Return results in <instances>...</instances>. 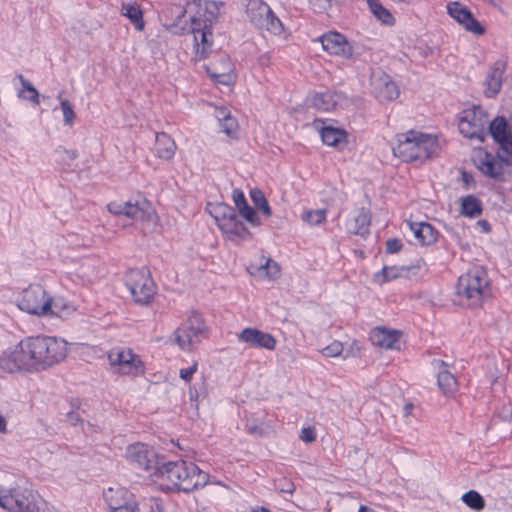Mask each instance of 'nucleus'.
I'll return each mask as SVG.
<instances>
[{"instance_id":"423d86ee","label":"nucleus","mask_w":512,"mask_h":512,"mask_svg":"<svg viewBox=\"0 0 512 512\" xmlns=\"http://www.w3.org/2000/svg\"><path fill=\"white\" fill-rule=\"evenodd\" d=\"M488 284L487 273L483 267L469 269L458 278L456 290L461 303L472 308L481 306Z\"/></svg>"},{"instance_id":"412c9836","label":"nucleus","mask_w":512,"mask_h":512,"mask_svg":"<svg viewBox=\"0 0 512 512\" xmlns=\"http://www.w3.org/2000/svg\"><path fill=\"white\" fill-rule=\"evenodd\" d=\"M103 498L111 512L136 504L135 496L124 487H110L103 492Z\"/></svg>"},{"instance_id":"603ef678","label":"nucleus","mask_w":512,"mask_h":512,"mask_svg":"<svg viewBox=\"0 0 512 512\" xmlns=\"http://www.w3.org/2000/svg\"><path fill=\"white\" fill-rule=\"evenodd\" d=\"M197 371V364H193L188 368L181 369L179 372V376L186 382H190L193 374Z\"/></svg>"},{"instance_id":"0e129e2a","label":"nucleus","mask_w":512,"mask_h":512,"mask_svg":"<svg viewBox=\"0 0 512 512\" xmlns=\"http://www.w3.org/2000/svg\"><path fill=\"white\" fill-rule=\"evenodd\" d=\"M412 408H413V405H412V404H407V405L405 406V412H406V414H408V413L411 411V409H412Z\"/></svg>"},{"instance_id":"2eb2a0df","label":"nucleus","mask_w":512,"mask_h":512,"mask_svg":"<svg viewBox=\"0 0 512 512\" xmlns=\"http://www.w3.org/2000/svg\"><path fill=\"white\" fill-rule=\"evenodd\" d=\"M125 456L129 463L145 471H153L152 474L156 472L157 466H160L162 463L158 459L156 452L143 443L129 445Z\"/></svg>"},{"instance_id":"1a4fd4ad","label":"nucleus","mask_w":512,"mask_h":512,"mask_svg":"<svg viewBox=\"0 0 512 512\" xmlns=\"http://www.w3.org/2000/svg\"><path fill=\"white\" fill-rule=\"evenodd\" d=\"M206 326L202 317L192 312L189 317L173 333V343L183 351H192L200 343L206 333Z\"/></svg>"},{"instance_id":"20e7f679","label":"nucleus","mask_w":512,"mask_h":512,"mask_svg":"<svg viewBox=\"0 0 512 512\" xmlns=\"http://www.w3.org/2000/svg\"><path fill=\"white\" fill-rule=\"evenodd\" d=\"M27 348L33 372L46 370L65 359L67 343L52 336L26 337Z\"/></svg>"},{"instance_id":"39448f33","label":"nucleus","mask_w":512,"mask_h":512,"mask_svg":"<svg viewBox=\"0 0 512 512\" xmlns=\"http://www.w3.org/2000/svg\"><path fill=\"white\" fill-rule=\"evenodd\" d=\"M396 141L393 154L406 162L427 159L436 147V138L414 130L397 134Z\"/></svg>"},{"instance_id":"5fc2aeb1","label":"nucleus","mask_w":512,"mask_h":512,"mask_svg":"<svg viewBox=\"0 0 512 512\" xmlns=\"http://www.w3.org/2000/svg\"><path fill=\"white\" fill-rule=\"evenodd\" d=\"M408 225H409V228H410L411 232L413 233L414 237L416 238L417 243L419 244L422 222H419V223L409 222Z\"/></svg>"},{"instance_id":"f3484780","label":"nucleus","mask_w":512,"mask_h":512,"mask_svg":"<svg viewBox=\"0 0 512 512\" xmlns=\"http://www.w3.org/2000/svg\"><path fill=\"white\" fill-rule=\"evenodd\" d=\"M489 133L507 154L506 164L512 165V125L508 126L504 117H496L489 124Z\"/></svg>"},{"instance_id":"338daca9","label":"nucleus","mask_w":512,"mask_h":512,"mask_svg":"<svg viewBox=\"0 0 512 512\" xmlns=\"http://www.w3.org/2000/svg\"><path fill=\"white\" fill-rule=\"evenodd\" d=\"M325 1L327 2L328 6H331V3L333 0H325Z\"/></svg>"},{"instance_id":"c9c22d12","label":"nucleus","mask_w":512,"mask_h":512,"mask_svg":"<svg viewBox=\"0 0 512 512\" xmlns=\"http://www.w3.org/2000/svg\"><path fill=\"white\" fill-rule=\"evenodd\" d=\"M461 213L464 216L474 218L482 213L481 201L473 195H468L462 199Z\"/></svg>"},{"instance_id":"e433bc0d","label":"nucleus","mask_w":512,"mask_h":512,"mask_svg":"<svg viewBox=\"0 0 512 512\" xmlns=\"http://www.w3.org/2000/svg\"><path fill=\"white\" fill-rule=\"evenodd\" d=\"M407 270L408 269L405 267L384 266L382 270L375 275V280L383 284L403 276Z\"/></svg>"},{"instance_id":"f257e3e1","label":"nucleus","mask_w":512,"mask_h":512,"mask_svg":"<svg viewBox=\"0 0 512 512\" xmlns=\"http://www.w3.org/2000/svg\"><path fill=\"white\" fill-rule=\"evenodd\" d=\"M224 2L192 0L183 7L170 4L161 12L163 25L174 33L190 32L194 38L195 57H207L212 45V26L217 21Z\"/></svg>"},{"instance_id":"9b49d317","label":"nucleus","mask_w":512,"mask_h":512,"mask_svg":"<svg viewBox=\"0 0 512 512\" xmlns=\"http://www.w3.org/2000/svg\"><path fill=\"white\" fill-rule=\"evenodd\" d=\"M107 357L113 373L138 376L144 373V364L130 348L116 347L108 351Z\"/></svg>"},{"instance_id":"393cba45","label":"nucleus","mask_w":512,"mask_h":512,"mask_svg":"<svg viewBox=\"0 0 512 512\" xmlns=\"http://www.w3.org/2000/svg\"><path fill=\"white\" fill-rule=\"evenodd\" d=\"M373 89L380 101H391L399 96L398 86L386 74L373 80Z\"/></svg>"},{"instance_id":"c03bdc74","label":"nucleus","mask_w":512,"mask_h":512,"mask_svg":"<svg viewBox=\"0 0 512 512\" xmlns=\"http://www.w3.org/2000/svg\"><path fill=\"white\" fill-rule=\"evenodd\" d=\"M238 128L237 121L231 115L220 123V129L228 136H233Z\"/></svg>"},{"instance_id":"09e8293b","label":"nucleus","mask_w":512,"mask_h":512,"mask_svg":"<svg viewBox=\"0 0 512 512\" xmlns=\"http://www.w3.org/2000/svg\"><path fill=\"white\" fill-rule=\"evenodd\" d=\"M300 439L305 443H311L316 439V432L313 427H306L301 430Z\"/></svg>"},{"instance_id":"bf43d9fd","label":"nucleus","mask_w":512,"mask_h":512,"mask_svg":"<svg viewBox=\"0 0 512 512\" xmlns=\"http://www.w3.org/2000/svg\"><path fill=\"white\" fill-rule=\"evenodd\" d=\"M63 152L66 154L67 158L70 160H74L78 157V153L75 150L63 149Z\"/></svg>"},{"instance_id":"58836bf2","label":"nucleus","mask_w":512,"mask_h":512,"mask_svg":"<svg viewBox=\"0 0 512 512\" xmlns=\"http://www.w3.org/2000/svg\"><path fill=\"white\" fill-rule=\"evenodd\" d=\"M74 310L73 306L67 303L63 298H51V309L48 315L62 317Z\"/></svg>"},{"instance_id":"6ab92c4d","label":"nucleus","mask_w":512,"mask_h":512,"mask_svg":"<svg viewBox=\"0 0 512 512\" xmlns=\"http://www.w3.org/2000/svg\"><path fill=\"white\" fill-rule=\"evenodd\" d=\"M325 51L330 54L351 58L353 56L352 46L346 37L338 32H328L318 38Z\"/></svg>"},{"instance_id":"c756f323","label":"nucleus","mask_w":512,"mask_h":512,"mask_svg":"<svg viewBox=\"0 0 512 512\" xmlns=\"http://www.w3.org/2000/svg\"><path fill=\"white\" fill-rule=\"evenodd\" d=\"M155 149L157 156L164 160H170L173 158L176 150V144L174 140L166 133H157Z\"/></svg>"},{"instance_id":"72a5a7b5","label":"nucleus","mask_w":512,"mask_h":512,"mask_svg":"<svg viewBox=\"0 0 512 512\" xmlns=\"http://www.w3.org/2000/svg\"><path fill=\"white\" fill-rule=\"evenodd\" d=\"M121 13L130 19L131 23L138 31H142L144 29L145 23L143 20L142 11L137 4H123Z\"/></svg>"},{"instance_id":"864d4df0","label":"nucleus","mask_w":512,"mask_h":512,"mask_svg":"<svg viewBox=\"0 0 512 512\" xmlns=\"http://www.w3.org/2000/svg\"><path fill=\"white\" fill-rule=\"evenodd\" d=\"M78 408L76 411H70L67 413V420L71 425H77L79 423L83 422V419L81 417V413Z\"/></svg>"},{"instance_id":"473e14b6","label":"nucleus","mask_w":512,"mask_h":512,"mask_svg":"<svg viewBox=\"0 0 512 512\" xmlns=\"http://www.w3.org/2000/svg\"><path fill=\"white\" fill-rule=\"evenodd\" d=\"M16 78L21 84V88H19L17 92V97L22 100L30 101L35 105H39L40 95L38 90L22 74H17Z\"/></svg>"},{"instance_id":"a211bd4d","label":"nucleus","mask_w":512,"mask_h":512,"mask_svg":"<svg viewBox=\"0 0 512 512\" xmlns=\"http://www.w3.org/2000/svg\"><path fill=\"white\" fill-rule=\"evenodd\" d=\"M151 206L146 199L137 200L135 202H111L108 204V210L115 215H124L135 220L144 219L149 213Z\"/></svg>"},{"instance_id":"4c0bfd02","label":"nucleus","mask_w":512,"mask_h":512,"mask_svg":"<svg viewBox=\"0 0 512 512\" xmlns=\"http://www.w3.org/2000/svg\"><path fill=\"white\" fill-rule=\"evenodd\" d=\"M461 499L469 508L475 511H481L485 507L484 498L475 490L464 493Z\"/></svg>"},{"instance_id":"f704fd0d","label":"nucleus","mask_w":512,"mask_h":512,"mask_svg":"<svg viewBox=\"0 0 512 512\" xmlns=\"http://www.w3.org/2000/svg\"><path fill=\"white\" fill-rule=\"evenodd\" d=\"M367 4L369 6L372 14L380 20L383 24L393 25L395 22V18L390 13L388 9H386L379 0H367Z\"/></svg>"},{"instance_id":"f8f14e48","label":"nucleus","mask_w":512,"mask_h":512,"mask_svg":"<svg viewBox=\"0 0 512 512\" xmlns=\"http://www.w3.org/2000/svg\"><path fill=\"white\" fill-rule=\"evenodd\" d=\"M20 310L37 316H48L51 309V297L39 285H30L24 289L17 301Z\"/></svg>"},{"instance_id":"ddd939ff","label":"nucleus","mask_w":512,"mask_h":512,"mask_svg":"<svg viewBox=\"0 0 512 512\" xmlns=\"http://www.w3.org/2000/svg\"><path fill=\"white\" fill-rule=\"evenodd\" d=\"M487 124L488 117L485 111L480 106H474L461 112L458 127L464 137L483 142Z\"/></svg>"},{"instance_id":"bb28decb","label":"nucleus","mask_w":512,"mask_h":512,"mask_svg":"<svg viewBox=\"0 0 512 512\" xmlns=\"http://www.w3.org/2000/svg\"><path fill=\"white\" fill-rule=\"evenodd\" d=\"M347 231L351 234L366 237L370 233V214L361 208L357 214L348 220Z\"/></svg>"},{"instance_id":"79ce46f5","label":"nucleus","mask_w":512,"mask_h":512,"mask_svg":"<svg viewBox=\"0 0 512 512\" xmlns=\"http://www.w3.org/2000/svg\"><path fill=\"white\" fill-rule=\"evenodd\" d=\"M302 219L311 225H318L326 220V210H309L303 213Z\"/></svg>"},{"instance_id":"6e6d98bb","label":"nucleus","mask_w":512,"mask_h":512,"mask_svg":"<svg viewBox=\"0 0 512 512\" xmlns=\"http://www.w3.org/2000/svg\"><path fill=\"white\" fill-rule=\"evenodd\" d=\"M461 178H462L465 188H467V189L475 184L473 175L467 171H462Z\"/></svg>"},{"instance_id":"13d9d810","label":"nucleus","mask_w":512,"mask_h":512,"mask_svg":"<svg viewBox=\"0 0 512 512\" xmlns=\"http://www.w3.org/2000/svg\"><path fill=\"white\" fill-rule=\"evenodd\" d=\"M228 116H230V113L226 108H220L216 110V118L218 119L219 123H221Z\"/></svg>"},{"instance_id":"b1692460","label":"nucleus","mask_w":512,"mask_h":512,"mask_svg":"<svg viewBox=\"0 0 512 512\" xmlns=\"http://www.w3.org/2000/svg\"><path fill=\"white\" fill-rule=\"evenodd\" d=\"M505 69L506 64L500 61L496 62L493 66L490 67L484 81V94L487 97H495L500 92Z\"/></svg>"},{"instance_id":"4be33fe9","label":"nucleus","mask_w":512,"mask_h":512,"mask_svg":"<svg viewBox=\"0 0 512 512\" xmlns=\"http://www.w3.org/2000/svg\"><path fill=\"white\" fill-rule=\"evenodd\" d=\"M240 342L247 343L253 347L273 350L276 346L275 338L266 332L256 328H245L238 335Z\"/></svg>"},{"instance_id":"a18cd8bd","label":"nucleus","mask_w":512,"mask_h":512,"mask_svg":"<svg viewBox=\"0 0 512 512\" xmlns=\"http://www.w3.org/2000/svg\"><path fill=\"white\" fill-rule=\"evenodd\" d=\"M326 357H337L343 352V344L339 341H333L321 350Z\"/></svg>"},{"instance_id":"a19ab883","label":"nucleus","mask_w":512,"mask_h":512,"mask_svg":"<svg viewBox=\"0 0 512 512\" xmlns=\"http://www.w3.org/2000/svg\"><path fill=\"white\" fill-rule=\"evenodd\" d=\"M251 199L257 208H259L267 217L271 216V208L262 191L257 189L251 191Z\"/></svg>"},{"instance_id":"de8ad7c7","label":"nucleus","mask_w":512,"mask_h":512,"mask_svg":"<svg viewBox=\"0 0 512 512\" xmlns=\"http://www.w3.org/2000/svg\"><path fill=\"white\" fill-rule=\"evenodd\" d=\"M232 196L235 206L237 207L238 210L243 209L245 206L248 205L246 197L240 189H234Z\"/></svg>"},{"instance_id":"49530a36","label":"nucleus","mask_w":512,"mask_h":512,"mask_svg":"<svg viewBox=\"0 0 512 512\" xmlns=\"http://www.w3.org/2000/svg\"><path fill=\"white\" fill-rule=\"evenodd\" d=\"M238 211L253 226L260 225V219L256 214L254 208H252L251 206L247 205L243 209H239Z\"/></svg>"},{"instance_id":"c85d7f7f","label":"nucleus","mask_w":512,"mask_h":512,"mask_svg":"<svg viewBox=\"0 0 512 512\" xmlns=\"http://www.w3.org/2000/svg\"><path fill=\"white\" fill-rule=\"evenodd\" d=\"M221 61L224 63L223 69H218L215 65L207 68L208 74L216 82L224 85H230L235 81V74L232 70V65L226 55L221 56Z\"/></svg>"},{"instance_id":"e2e57ef3","label":"nucleus","mask_w":512,"mask_h":512,"mask_svg":"<svg viewBox=\"0 0 512 512\" xmlns=\"http://www.w3.org/2000/svg\"><path fill=\"white\" fill-rule=\"evenodd\" d=\"M358 512H375V511L372 510L371 508H368L367 506L361 505L359 507Z\"/></svg>"},{"instance_id":"a878e982","label":"nucleus","mask_w":512,"mask_h":512,"mask_svg":"<svg viewBox=\"0 0 512 512\" xmlns=\"http://www.w3.org/2000/svg\"><path fill=\"white\" fill-rule=\"evenodd\" d=\"M440 369L437 375V384L444 395H452L456 392L458 384L455 376L447 370V364L442 360L435 361Z\"/></svg>"},{"instance_id":"dca6fc26","label":"nucleus","mask_w":512,"mask_h":512,"mask_svg":"<svg viewBox=\"0 0 512 512\" xmlns=\"http://www.w3.org/2000/svg\"><path fill=\"white\" fill-rule=\"evenodd\" d=\"M472 160L477 169L485 176L499 179L503 175V162L506 163V158H498L488 151L479 148L474 151Z\"/></svg>"},{"instance_id":"2f4dec72","label":"nucleus","mask_w":512,"mask_h":512,"mask_svg":"<svg viewBox=\"0 0 512 512\" xmlns=\"http://www.w3.org/2000/svg\"><path fill=\"white\" fill-rule=\"evenodd\" d=\"M320 135L323 143L328 146L338 147L347 141L346 131L332 126H322L320 128Z\"/></svg>"},{"instance_id":"9d476101","label":"nucleus","mask_w":512,"mask_h":512,"mask_svg":"<svg viewBox=\"0 0 512 512\" xmlns=\"http://www.w3.org/2000/svg\"><path fill=\"white\" fill-rule=\"evenodd\" d=\"M246 13L250 22L260 30L274 35H280L284 30L282 21L263 0H248Z\"/></svg>"},{"instance_id":"37998d69","label":"nucleus","mask_w":512,"mask_h":512,"mask_svg":"<svg viewBox=\"0 0 512 512\" xmlns=\"http://www.w3.org/2000/svg\"><path fill=\"white\" fill-rule=\"evenodd\" d=\"M60 106L63 112V121L65 125L71 126L74 123L76 114L73 110L71 103L67 99H62L59 95Z\"/></svg>"},{"instance_id":"ea45409f","label":"nucleus","mask_w":512,"mask_h":512,"mask_svg":"<svg viewBox=\"0 0 512 512\" xmlns=\"http://www.w3.org/2000/svg\"><path fill=\"white\" fill-rule=\"evenodd\" d=\"M438 234V231L431 224L422 222L419 244L428 246L435 243L438 238Z\"/></svg>"},{"instance_id":"3c124183","label":"nucleus","mask_w":512,"mask_h":512,"mask_svg":"<svg viewBox=\"0 0 512 512\" xmlns=\"http://www.w3.org/2000/svg\"><path fill=\"white\" fill-rule=\"evenodd\" d=\"M401 249H402V242L397 238L389 239L386 242V251L388 253H397Z\"/></svg>"},{"instance_id":"4468645a","label":"nucleus","mask_w":512,"mask_h":512,"mask_svg":"<svg viewBox=\"0 0 512 512\" xmlns=\"http://www.w3.org/2000/svg\"><path fill=\"white\" fill-rule=\"evenodd\" d=\"M0 369L6 373L29 372L33 373L25 340L22 339L16 346L7 349L0 355Z\"/></svg>"},{"instance_id":"cd10ccee","label":"nucleus","mask_w":512,"mask_h":512,"mask_svg":"<svg viewBox=\"0 0 512 512\" xmlns=\"http://www.w3.org/2000/svg\"><path fill=\"white\" fill-rule=\"evenodd\" d=\"M399 333L395 330H387L382 327L375 328L371 333V341L374 345L385 349H393L399 340Z\"/></svg>"},{"instance_id":"4d7b16f0","label":"nucleus","mask_w":512,"mask_h":512,"mask_svg":"<svg viewBox=\"0 0 512 512\" xmlns=\"http://www.w3.org/2000/svg\"><path fill=\"white\" fill-rule=\"evenodd\" d=\"M279 489L283 493L292 494L295 490V486L292 482L284 481V484L280 486Z\"/></svg>"},{"instance_id":"5701e85b","label":"nucleus","mask_w":512,"mask_h":512,"mask_svg":"<svg viewBox=\"0 0 512 512\" xmlns=\"http://www.w3.org/2000/svg\"><path fill=\"white\" fill-rule=\"evenodd\" d=\"M347 101L344 93L338 91H326L316 93L311 100L312 106L321 111H331L342 106Z\"/></svg>"},{"instance_id":"052dcab7","label":"nucleus","mask_w":512,"mask_h":512,"mask_svg":"<svg viewBox=\"0 0 512 512\" xmlns=\"http://www.w3.org/2000/svg\"><path fill=\"white\" fill-rule=\"evenodd\" d=\"M7 432V422L6 419L0 415V433H6Z\"/></svg>"},{"instance_id":"f03ea898","label":"nucleus","mask_w":512,"mask_h":512,"mask_svg":"<svg viewBox=\"0 0 512 512\" xmlns=\"http://www.w3.org/2000/svg\"><path fill=\"white\" fill-rule=\"evenodd\" d=\"M152 475L162 487L184 492L204 487L209 481L206 472L200 470L194 463L183 460L162 462Z\"/></svg>"},{"instance_id":"7c9ffc66","label":"nucleus","mask_w":512,"mask_h":512,"mask_svg":"<svg viewBox=\"0 0 512 512\" xmlns=\"http://www.w3.org/2000/svg\"><path fill=\"white\" fill-rule=\"evenodd\" d=\"M248 271L253 275L268 277L269 279H276L280 275L278 263L270 258L265 259L264 262L261 261L260 264H251Z\"/></svg>"},{"instance_id":"aec40b11","label":"nucleus","mask_w":512,"mask_h":512,"mask_svg":"<svg viewBox=\"0 0 512 512\" xmlns=\"http://www.w3.org/2000/svg\"><path fill=\"white\" fill-rule=\"evenodd\" d=\"M448 14L458 23L463 25L467 31L476 35H482L485 32L484 27L474 18L470 10L459 2H452L447 5Z\"/></svg>"},{"instance_id":"7ed1b4c3","label":"nucleus","mask_w":512,"mask_h":512,"mask_svg":"<svg viewBox=\"0 0 512 512\" xmlns=\"http://www.w3.org/2000/svg\"><path fill=\"white\" fill-rule=\"evenodd\" d=\"M0 506L8 512H39L40 496L12 474L0 477Z\"/></svg>"},{"instance_id":"6e6552de","label":"nucleus","mask_w":512,"mask_h":512,"mask_svg":"<svg viewBox=\"0 0 512 512\" xmlns=\"http://www.w3.org/2000/svg\"><path fill=\"white\" fill-rule=\"evenodd\" d=\"M125 285L139 305H148L156 294V285L147 268L130 269L125 275Z\"/></svg>"},{"instance_id":"8fccbe9b","label":"nucleus","mask_w":512,"mask_h":512,"mask_svg":"<svg viewBox=\"0 0 512 512\" xmlns=\"http://www.w3.org/2000/svg\"><path fill=\"white\" fill-rule=\"evenodd\" d=\"M147 506L149 507V512H165L163 502L159 498H150L147 502Z\"/></svg>"},{"instance_id":"69168bd1","label":"nucleus","mask_w":512,"mask_h":512,"mask_svg":"<svg viewBox=\"0 0 512 512\" xmlns=\"http://www.w3.org/2000/svg\"><path fill=\"white\" fill-rule=\"evenodd\" d=\"M257 429H258V428H257L256 426H250V427H248V432L252 434V433H254Z\"/></svg>"},{"instance_id":"0eeeda50","label":"nucleus","mask_w":512,"mask_h":512,"mask_svg":"<svg viewBox=\"0 0 512 512\" xmlns=\"http://www.w3.org/2000/svg\"><path fill=\"white\" fill-rule=\"evenodd\" d=\"M214 217L220 230L228 236L231 241L240 242L251 238L247 227L239 220L235 209L224 203H219L209 210Z\"/></svg>"},{"instance_id":"680f3d73","label":"nucleus","mask_w":512,"mask_h":512,"mask_svg":"<svg viewBox=\"0 0 512 512\" xmlns=\"http://www.w3.org/2000/svg\"><path fill=\"white\" fill-rule=\"evenodd\" d=\"M478 224L483 228V230L485 232H489L490 231V225H489V223L486 220H480L478 222Z\"/></svg>"}]
</instances>
